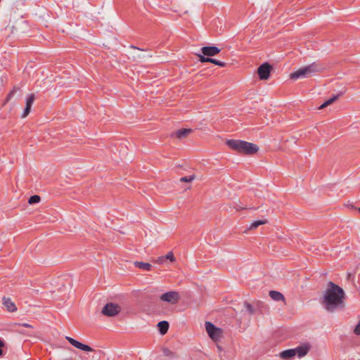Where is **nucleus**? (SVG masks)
Returning <instances> with one entry per match:
<instances>
[{"instance_id":"17","label":"nucleus","mask_w":360,"mask_h":360,"mask_svg":"<svg viewBox=\"0 0 360 360\" xmlns=\"http://www.w3.org/2000/svg\"><path fill=\"white\" fill-rule=\"evenodd\" d=\"M134 266L137 268L146 270L150 271L152 269V265L149 263L143 262H134Z\"/></svg>"},{"instance_id":"5","label":"nucleus","mask_w":360,"mask_h":360,"mask_svg":"<svg viewBox=\"0 0 360 360\" xmlns=\"http://www.w3.org/2000/svg\"><path fill=\"white\" fill-rule=\"evenodd\" d=\"M206 330L214 341H218L222 336V330L219 328L216 327L213 323L209 321L205 322Z\"/></svg>"},{"instance_id":"1","label":"nucleus","mask_w":360,"mask_h":360,"mask_svg":"<svg viewBox=\"0 0 360 360\" xmlns=\"http://www.w3.org/2000/svg\"><path fill=\"white\" fill-rule=\"evenodd\" d=\"M345 294L342 288L330 281L328 283V288L324 292L321 304L325 309L330 313H333L338 309H343L345 304Z\"/></svg>"},{"instance_id":"13","label":"nucleus","mask_w":360,"mask_h":360,"mask_svg":"<svg viewBox=\"0 0 360 360\" xmlns=\"http://www.w3.org/2000/svg\"><path fill=\"white\" fill-rule=\"evenodd\" d=\"M310 349V345L309 344H304L303 345H301L300 347H297L296 349H294V350H296V354H297L299 357H302L307 355V354L309 352Z\"/></svg>"},{"instance_id":"23","label":"nucleus","mask_w":360,"mask_h":360,"mask_svg":"<svg viewBox=\"0 0 360 360\" xmlns=\"http://www.w3.org/2000/svg\"><path fill=\"white\" fill-rule=\"evenodd\" d=\"M245 307L250 315H252L255 313V310L251 304L248 302H245Z\"/></svg>"},{"instance_id":"28","label":"nucleus","mask_w":360,"mask_h":360,"mask_svg":"<svg viewBox=\"0 0 360 360\" xmlns=\"http://www.w3.org/2000/svg\"><path fill=\"white\" fill-rule=\"evenodd\" d=\"M166 260H165V258H164V256H162V257H159L155 261V262L157 263V264H162L163 262H165Z\"/></svg>"},{"instance_id":"3","label":"nucleus","mask_w":360,"mask_h":360,"mask_svg":"<svg viewBox=\"0 0 360 360\" xmlns=\"http://www.w3.org/2000/svg\"><path fill=\"white\" fill-rule=\"evenodd\" d=\"M323 68L321 65L313 63L307 66L298 69L297 71L290 74L291 79H297L300 77H309L318 72H321Z\"/></svg>"},{"instance_id":"7","label":"nucleus","mask_w":360,"mask_h":360,"mask_svg":"<svg viewBox=\"0 0 360 360\" xmlns=\"http://www.w3.org/2000/svg\"><path fill=\"white\" fill-rule=\"evenodd\" d=\"M160 300L171 304H176L180 300V295L176 291H169L162 294Z\"/></svg>"},{"instance_id":"34","label":"nucleus","mask_w":360,"mask_h":360,"mask_svg":"<svg viewBox=\"0 0 360 360\" xmlns=\"http://www.w3.org/2000/svg\"><path fill=\"white\" fill-rule=\"evenodd\" d=\"M3 355V351L1 349V348H0V356H1Z\"/></svg>"},{"instance_id":"32","label":"nucleus","mask_w":360,"mask_h":360,"mask_svg":"<svg viewBox=\"0 0 360 360\" xmlns=\"http://www.w3.org/2000/svg\"><path fill=\"white\" fill-rule=\"evenodd\" d=\"M5 345L4 342L0 338V348L4 347Z\"/></svg>"},{"instance_id":"21","label":"nucleus","mask_w":360,"mask_h":360,"mask_svg":"<svg viewBox=\"0 0 360 360\" xmlns=\"http://www.w3.org/2000/svg\"><path fill=\"white\" fill-rule=\"evenodd\" d=\"M196 178V176L195 174H193L190 176H184V177H181L179 181L181 182H184V183H190L192 181H193Z\"/></svg>"},{"instance_id":"10","label":"nucleus","mask_w":360,"mask_h":360,"mask_svg":"<svg viewBox=\"0 0 360 360\" xmlns=\"http://www.w3.org/2000/svg\"><path fill=\"white\" fill-rule=\"evenodd\" d=\"M35 100V96L34 94H31L29 95L28 98L26 100V105L24 109V111L22 114V118H25L30 112L32 105Z\"/></svg>"},{"instance_id":"2","label":"nucleus","mask_w":360,"mask_h":360,"mask_svg":"<svg viewBox=\"0 0 360 360\" xmlns=\"http://www.w3.org/2000/svg\"><path fill=\"white\" fill-rule=\"evenodd\" d=\"M226 144L237 153L247 155L255 154L259 150L256 144L241 140L229 139Z\"/></svg>"},{"instance_id":"16","label":"nucleus","mask_w":360,"mask_h":360,"mask_svg":"<svg viewBox=\"0 0 360 360\" xmlns=\"http://www.w3.org/2000/svg\"><path fill=\"white\" fill-rule=\"evenodd\" d=\"M342 95V93H340L337 95L333 96L331 98L328 99L326 102H324L322 105H321L319 107V110L323 109L324 108L328 106L329 105L333 103L335 101H336L340 96Z\"/></svg>"},{"instance_id":"29","label":"nucleus","mask_w":360,"mask_h":360,"mask_svg":"<svg viewBox=\"0 0 360 360\" xmlns=\"http://www.w3.org/2000/svg\"><path fill=\"white\" fill-rule=\"evenodd\" d=\"M163 352H164L165 355H166V356H169V355L172 354V352L169 349H167V348L164 349Z\"/></svg>"},{"instance_id":"20","label":"nucleus","mask_w":360,"mask_h":360,"mask_svg":"<svg viewBox=\"0 0 360 360\" xmlns=\"http://www.w3.org/2000/svg\"><path fill=\"white\" fill-rule=\"evenodd\" d=\"M266 223H267L266 219L255 221L251 224L250 226L248 228V230L255 229L259 226L266 224Z\"/></svg>"},{"instance_id":"15","label":"nucleus","mask_w":360,"mask_h":360,"mask_svg":"<svg viewBox=\"0 0 360 360\" xmlns=\"http://www.w3.org/2000/svg\"><path fill=\"white\" fill-rule=\"evenodd\" d=\"M169 326V323L167 321H160L158 324L159 331L162 335H165L167 333Z\"/></svg>"},{"instance_id":"27","label":"nucleus","mask_w":360,"mask_h":360,"mask_svg":"<svg viewBox=\"0 0 360 360\" xmlns=\"http://www.w3.org/2000/svg\"><path fill=\"white\" fill-rule=\"evenodd\" d=\"M354 333L356 334V335H360V321L359 322V323L356 326L354 330Z\"/></svg>"},{"instance_id":"6","label":"nucleus","mask_w":360,"mask_h":360,"mask_svg":"<svg viewBox=\"0 0 360 360\" xmlns=\"http://www.w3.org/2000/svg\"><path fill=\"white\" fill-rule=\"evenodd\" d=\"M273 66L269 63L266 62L259 66L257 68V74L259 79L266 80L269 78Z\"/></svg>"},{"instance_id":"12","label":"nucleus","mask_w":360,"mask_h":360,"mask_svg":"<svg viewBox=\"0 0 360 360\" xmlns=\"http://www.w3.org/2000/svg\"><path fill=\"white\" fill-rule=\"evenodd\" d=\"M192 131L193 130L191 129H181L172 133L171 136L176 137L178 139H182L186 138Z\"/></svg>"},{"instance_id":"19","label":"nucleus","mask_w":360,"mask_h":360,"mask_svg":"<svg viewBox=\"0 0 360 360\" xmlns=\"http://www.w3.org/2000/svg\"><path fill=\"white\" fill-rule=\"evenodd\" d=\"M18 91H20V87L16 86H13V89L7 95L6 98L3 105H6V103H8L13 96L14 94Z\"/></svg>"},{"instance_id":"14","label":"nucleus","mask_w":360,"mask_h":360,"mask_svg":"<svg viewBox=\"0 0 360 360\" xmlns=\"http://www.w3.org/2000/svg\"><path fill=\"white\" fill-rule=\"evenodd\" d=\"M269 296L271 297V298L275 301H283V302H285V298L284 297V295L278 292V291H276V290H271L269 291Z\"/></svg>"},{"instance_id":"18","label":"nucleus","mask_w":360,"mask_h":360,"mask_svg":"<svg viewBox=\"0 0 360 360\" xmlns=\"http://www.w3.org/2000/svg\"><path fill=\"white\" fill-rule=\"evenodd\" d=\"M296 354V350L294 349H287L280 353V356L282 359H289L294 356Z\"/></svg>"},{"instance_id":"25","label":"nucleus","mask_w":360,"mask_h":360,"mask_svg":"<svg viewBox=\"0 0 360 360\" xmlns=\"http://www.w3.org/2000/svg\"><path fill=\"white\" fill-rule=\"evenodd\" d=\"M164 258H165V260L169 259L171 262H174L176 261V258L172 252H168L165 256H164Z\"/></svg>"},{"instance_id":"31","label":"nucleus","mask_w":360,"mask_h":360,"mask_svg":"<svg viewBox=\"0 0 360 360\" xmlns=\"http://www.w3.org/2000/svg\"><path fill=\"white\" fill-rule=\"evenodd\" d=\"M18 325L19 326H22L23 327H25V328H32V326L30 325V324H28V323H18Z\"/></svg>"},{"instance_id":"11","label":"nucleus","mask_w":360,"mask_h":360,"mask_svg":"<svg viewBox=\"0 0 360 360\" xmlns=\"http://www.w3.org/2000/svg\"><path fill=\"white\" fill-rule=\"evenodd\" d=\"M2 304L5 307L7 311L10 313H13L18 309L15 304L11 300L10 297H3Z\"/></svg>"},{"instance_id":"4","label":"nucleus","mask_w":360,"mask_h":360,"mask_svg":"<svg viewBox=\"0 0 360 360\" xmlns=\"http://www.w3.org/2000/svg\"><path fill=\"white\" fill-rule=\"evenodd\" d=\"M121 311V307L112 302L107 303L102 309L101 314L105 316L113 317L118 315Z\"/></svg>"},{"instance_id":"22","label":"nucleus","mask_w":360,"mask_h":360,"mask_svg":"<svg viewBox=\"0 0 360 360\" xmlns=\"http://www.w3.org/2000/svg\"><path fill=\"white\" fill-rule=\"evenodd\" d=\"M41 200V197L38 195H32L29 200H28V203L32 205V204H34V203H37V202H39Z\"/></svg>"},{"instance_id":"36","label":"nucleus","mask_w":360,"mask_h":360,"mask_svg":"<svg viewBox=\"0 0 360 360\" xmlns=\"http://www.w3.org/2000/svg\"><path fill=\"white\" fill-rule=\"evenodd\" d=\"M356 209L360 213V207H356Z\"/></svg>"},{"instance_id":"24","label":"nucleus","mask_w":360,"mask_h":360,"mask_svg":"<svg viewBox=\"0 0 360 360\" xmlns=\"http://www.w3.org/2000/svg\"><path fill=\"white\" fill-rule=\"evenodd\" d=\"M210 60H211L210 61L211 63H213V64L218 65L219 67H221V68L226 67V63L218 60L217 59H214V58H211Z\"/></svg>"},{"instance_id":"33","label":"nucleus","mask_w":360,"mask_h":360,"mask_svg":"<svg viewBox=\"0 0 360 360\" xmlns=\"http://www.w3.org/2000/svg\"><path fill=\"white\" fill-rule=\"evenodd\" d=\"M243 209H245V207H239V208L236 207V211H238L240 210H243Z\"/></svg>"},{"instance_id":"30","label":"nucleus","mask_w":360,"mask_h":360,"mask_svg":"<svg viewBox=\"0 0 360 360\" xmlns=\"http://www.w3.org/2000/svg\"><path fill=\"white\" fill-rule=\"evenodd\" d=\"M143 56L141 54H135L133 56V60H136V59H141Z\"/></svg>"},{"instance_id":"9","label":"nucleus","mask_w":360,"mask_h":360,"mask_svg":"<svg viewBox=\"0 0 360 360\" xmlns=\"http://www.w3.org/2000/svg\"><path fill=\"white\" fill-rule=\"evenodd\" d=\"M220 51V49L214 46H204L201 49L202 54L208 56L209 58L217 55Z\"/></svg>"},{"instance_id":"35","label":"nucleus","mask_w":360,"mask_h":360,"mask_svg":"<svg viewBox=\"0 0 360 360\" xmlns=\"http://www.w3.org/2000/svg\"><path fill=\"white\" fill-rule=\"evenodd\" d=\"M131 47L132 49H136L141 50L140 49H139V48H137V47H136V46H131Z\"/></svg>"},{"instance_id":"26","label":"nucleus","mask_w":360,"mask_h":360,"mask_svg":"<svg viewBox=\"0 0 360 360\" xmlns=\"http://www.w3.org/2000/svg\"><path fill=\"white\" fill-rule=\"evenodd\" d=\"M198 56L199 58V61L201 63H210L211 61V58L205 57L204 55L198 54Z\"/></svg>"},{"instance_id":"8","label":"nucleus","mask_w":360,"mask_h":360,"mask_svg":"<svg viewBox=\"0 0 360 360\" xmlns=\"http://www.w3.org/2000/svg\"><path fill=\"white\" fill-rule=\"evenodd\" d=\"M65 338L72 346L75 347L77 349H79L85 351V352L94 351L93 348H91L89 345L82 344L70 337L67 336Z\"/></svg>"}]
</instances>
